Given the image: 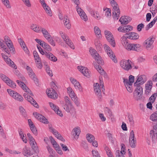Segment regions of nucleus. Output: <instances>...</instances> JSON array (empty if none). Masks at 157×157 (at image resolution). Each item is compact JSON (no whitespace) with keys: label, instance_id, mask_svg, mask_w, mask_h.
Returning a JSON list of instances; mask_svg holds the SVG:
<instances>
[{"label":"nucleus","instance_id":"nucleus-1","mask_svg":"<svg viewBox=\"0 0 157 157\" xmlns=\"http://www.w3.org/2000/svg\"><path fill=\"white\" fill-rule=\"evenodd\" d=\"M64 99L65 102H63L62 103L63 107L66 111L70 113L73 116H74L76 111L70 99L67 96L65 97Z\"/></svg>","mask_w":157,"mask_h":157},{"label":"nucleus","instance_id":"nucleus-2","mask_svg":"<svg viewBox=\"0 0 157 157\" xmlns=\"http://www.w3.org/2000/svg\"><path fill=\"white\" fill-rule=\"evenodd\" d=\"M122 44L127 50H135L137 51L138 48H140L141 45L139 44H130L128 41L121 40Z\"/></svg>","mask_w":157,"mask_h":157},{"label":"nucleus","instance_id":"nucleus-3","mask_svg":"<svg viewBox=\"0 0 157 157\" xmlns=\"http://www.w3.org/2000/svg\"><path fill=\"white\" fill-rule=\"evenodd\" d=\"M90 52L92 56L97 61L98 64L102 65H104L103 61L96 50L91 48H90Z\"/></svg>","mask_w":157,"mask_h":157},{"label":"nucleus","instance_id":"nucleus-4","mask_svg":"<svg viewBox=\"0 0 157 157\" xmlns=\"http://www.w3.org/2000/svg\"><path fill=\"white\" fill-rule=\"evenodd\" d=\"M7 91L10 95L16 101L20 102H22L23 101V97L21 95L16 92L10 89H8Z\"/></svg>","mask_w":157,"mask_h":157},{"label":"nucleus","instance_id":"nucleus-5","mask_svg":"<svg viewBox=\"0 0 157 157\" xmlns=\"http://www.w3.org/2000/svg\"><path fill=\"white\" fill-rule=\"evenodd\" d=\"M67 93L71 100L74 102V103L77 106H79L80 103L78 100V98L75 95L71 87H69L67 88Z\"/></svg>","mask_w":157,"mask_h":157},{"label":"nucleus","instance_id":"nucleus-6","mask_svg":"<svg viewBox=\"0 0 157 157\" xmlns=\"http://www.w3.org/2000/svg\"><path fill=\"white\" fill-rule=\"evenodd\" d=\"M111 6L113 7L112 16L113 18L118 20L117 16L118 13V4L114 0H109Z\"/></svg>","mask_w":157,"mask_h":157},{"label":"nucleus","instance_id":"nucleus-7","mask_svg":"<svg viewBox=\"0 0 157 157\" xmlns=\"http://www.w3.org/2000/svg\"><path fill=\"white\" fill-rule=\"evenodd\" d=\"M105 37L107 41L111 44L113 47L115 45V43L114 38L111 33L107 30H105L104 32Z\"/></svg>","mask_w":157,"mask_h":157},{"label":"nucleus","instance_id":"nucleus-8","mask_svg":"<svg viewBox=\"0 0 157 157\" xmlns=\"http://www.w3.org/2000/svg\"><path fill=\"white\" fill-rule=\"evenodd\" d=\"M104 48L108 56L115 63H117V59L110 48L106 44L104 45Z\"/></svg>","mask_w":157,"mask_h":157},{"label":"nucleus","instance_id":"nucleus-9","mask_svg":"<svg viewBox=\"0 0 157 157\" xmlns=\"http://www.w3.org/2000/svg\"><path fill=\"white\" fill-rule=\"evenodd\" d=\"M59 34L61 37L65 41L66 43L71 48L74 49V47L71 41L69 38L68 37L67 35L63 33L62 31H60L59 32Z\"/></svg>","mask_w":157,"mask_h":157},{"label":"nucleus","instance_id":"nucleus-10","mask_svg":"<svg viewBox=\"0 0 157 157\" xmlns=\"http://www.w3.org/2000/svg\"><path fill=\"white\" fill-rule=\"evenodd\" d=\"M1 78L4 82H5L10 87L12 88H15L16 86L15 83L11 80L8 77L3 74L0 75Z\"/></svg>","mask_w":157,"mask_h":157},{"label":"nucleus","instance_id":"nucleus-11","mask_svg":"<svg viewBox=\"0 0 157 157\" xmlns=\"http://www.w3.org/2000/svg\"><path fill=\"white\" fill-rule=\"evenodd\" d=\"M136 82L134 84V86L141 85L144 84L147 81V78L145 75H138L136 78Z\"/></svg>","mask_w":157,"mask_h":157},{"label":"nucleus","instance_id":"nucleus-12","mask_svg":"<svg viewBox=\"0 0 157 157\" xmlns=\"http://www.w3.org/2000/svg\"><path fill=\"white\" fill-rule=\"evenodd\" d=\"M94 93L97 96L98 100L100 101H101L102 99L101 93L99 84L98 83H94Z\"/></svg>","mask_w":157,"mask_h":157},{"label":"nucleus","instance_id":"nucleus-13","mask_svg":"<svg viewBox=\"0 0 157 157\" xmlns=\"http://www.w3.org/2000/svg\"><path fill=\"white\" fill-rule=\"evenodd\" d=\"M130 61L129 60H122L120 62V64L121 67L124 69L128 71L131 69L132 67L130 63Z\"/></svg>","mask_w":157,"mask_h":157},{"label":"nucleus","instance_id":"nucleus-14","mask_svg":"<svg viewBox=\"0 0 157 157\" xmlns=\"http://www.w3.org/2000/svg\"><path fill=\"white\" fill-rule=\"evenodd\" d=\"M129 139L130 146L132 148L135 147L136 146V141L133 130H132L130 133Z\"/></svg>","mask_w":157,"mask_h":157},{"label":"nucleus","instance_id":"nucleus-15","mask_svg":"<svg viewBox=\"0 0 157 157\" xmlns=\"http://www.w3.org/2000/svg\"><path fill=\"white\" fill-rule=\"evenodd\" d=\"M154 41V40L152 38L149 37L145 40L144 45L147 50H150L153 47L152 44Z\"/></svg>","mask_w":157,"mask_h":157},{"label":"nucleus","instance_id":"nucleus-16","mask_svg":"<svg viewBox=\"0 0 157 157\" xmlns=\"http://www.w3.org/2000/svg\"><path fill=\"white\" fill-rule=\"evenodd\" d=\"M33 115L34 116L40 121L45 124L48 123V121L45 117L42 115L37 113L34 112Z\"/></svg>","mask_w":157,"mask_h":157},{"label":"nucleus","instance_id":"nucleus-17","mask_svg":"<svg viewBox=\"0 0 157 157\" xmlns=\"http://www.w3.org/2000/svg\"><path fill=\"white\" fill-rule=\"evenodd\" d=\"M46 92L48 96L50 98L56 99L57 98V94L52 88L46 90Z\"/></svg>","mask_w":157,"mask_h":157},{"label":"nucleus","instance_id":"nucleus-18","mask_svg":"<svg viewBox=\"0 0 157 157\" xmlns=\"http://www.w3.org/2000/svg\"><path fill=\"white\" fill-rule=\"evenodd\" d=\"M76 10L81 18L85 21L88 20V17L84 11L78 6H76Z\"/></svg>","mask_w":157,"mask_h":157},{"label":"nucleus","instance_id":"nucleus-19","mask_svg":"<svg viewBox=\"0 0 157 157\" xmlns=\"http://www.w3.org/2000/svg\"><path fill=\"white\" fill-rule=\"evenodd\" d=\"M49 105L51 108L59 116L61 117L63 116L62 111L59 110L58 106L54 105L53 103L50 102L49 103Z\"/></svg>","mask_w":157,"mask_h":157},{"label":"nucleus","instance_id":"nucleus-20","mask_svg":"<svg viewBox=\"0 0 157 157\" xmlns=\"http://www.w3.org/2000/svg\"><path fill=\"white\" fill-rule=\"evenodd\" d=\"M70 79L72 83L74 85L76 89H78L80 91L82 90V88L80 84L76 79L72 77H71Z\"/></svg>","mask_w":157,"mask_h":157},{"label":"nucleus","instance_id":"nucleus-21","mask_svg":"<svg viewBox=\"0 0 157 157\" xmlns=\"http://www.w3.org/2000/svg\"><path fill=\"white\" fill-rule=\"evenodd\" d=\"M77 68L85 76L87 77L90 76V73L88 72V70L86 67L82 66H78Z\"/></svg>","mask_w":157,"mask_h":157},{"label":"nucleus","instance_id":"nucleus-22","mask_svg":"<svg viewBox=\"0 0 157 157\" xmlns=\"http://www.w3.org/2000/svg\"><path fill=\"white\" fill-rule=\"evenodd\" d=\"M150 134L153 141L157 140V125L153 126V129L150 132Z\"/></svg>","mask_w":157,"mask_h":157},{"label":"nucleus","instance_id":"nucleus-23","mask_svg":"<svg viewBox=\"0 0 157 157\" xmlns=\"http://www.w3.org/2000/svg\"><path fill=\"white\" fill-rule=\"evenodd\" d=\"M132 20L131 18L127 16H122L119 19V21L121 24H126L129 23Z\"/></svg>","mask_w":157,"mask_h":157},{"label":"nucleus","instance_id":"nucleus-24","mask_svg":"<svg viewBox=\"0 0 157 157\" xmlns=\"http://www.w3.org/2000/svg\"><path fill=\"white\" fill-rule=\"evenodd\" d=\"M23 154L25 156L29 157L33 154V151L25 146L23 149Z\"/></svg>","mask_w":157,"mask_h":157},{"label":"nucleus","instance_id":"nucleus-25","mask_svg":"<svg viewBox=\"0 0 157 157\" xmlns=\"http://www.w3.org/2000/svg\"><path fill=\"white\" fill-rule=\"evenodd\" d=\"M152 82L151 81H148L145 84L146 89L145 93L148 94L151 92L152 87Z\"/></svg>","mask_w":157,"mask_h":157},{"label":"nucleus","instance_id":"nucleus-26","mask_svg":"<svg viewBox=\"0 0 157 157\" xmlns=\"http://www.w3.org/2000/svg\"><path fill=\"white\" fill-rule=\"evenodd\" d=\"M123 80L124 85L127 91L130 93H132L133 91V89L132 86V84H130L128 83V82H127V79L123 78Z\"/></svg>","mask_w":157,"mask_h":157},{"label":"nucleus","instance_id":"nucleus-27","mask_svg":"<svg viewBox=\"0 0 157 157\" xmlns=\"http://www.w3.org/2000/svg\"><path fill=\"white\" fill-rule=\"evenodd\" d=\"M45 56L46 58L53 61L56 62L57 60V58L50 52L45 53Z\"/></svg>","mask_w":157,"mask_h":157},{"label":"nucleus","instance_id":"nucleus-28","mask_svg":"<svg viewBox=\"0 0 157 157\" xmlns=\"http://www.w3.org/2000/svg\"><path fill=\"white\" fill-rule=\"evenodd\" d=\"M133 35V32H130L128 33H126L123 36L121 39V40L128 41L127 39L128 38L132 40V36Z\"/></svg>","mask_w":157,"mask_h":157},{"label":"nucleus","instance_id":"nucleus-29","mask_svg":"<svg viewBox=\"0 0 157 157\" xmlns=\"http://www.w3.org/2000/svg\"><path fill=\"white\" fill-rule=\"evenodd\" d=\"M30 144L35 152L36 153H38L39 150L38 147L37 146L36 143L35 142V140H34V141H30Z\"/></svg>","mask_w":157,"mask_h":157},{"label":"nucleus","instance_id":"nucleus-30","mask_svg":"<svg viewBox=\"0 0 157 157\" xmlns=\"http://www.w3.org/2000/svg\"><path fill=\"white\" fill-rule=\"evenodd\" d=\"M40 31L42 32L44 36L46 39H48L51 38V35L45 29L42 28Z\"/></svg>","mask_w":157,"mask_h":157},{"label":"nucleus","instance_id":"nucleus-31","mask_svg":"<svg viewBox=\"0 0 157 157\" xmlns=\"http://www.w3.org/2000/svg\"><path fill=\"white\" fill-rule=\"evenodd\" d=\"M30 28L35 32L39 33L42 27L37 26L35 24H32L30 25Z\"/></svg>","mask_w":157,"mask_h":157},{"label":"nucleus","instance_id":"nucleus-32","mask_svg":"<svg viewBox=\"0 0 157 157\" xmlns=\"http://www.w3.org/2000/svg\"><path fill=\"white\" fill-rule=\"evenodd\" d=\"M6 44L8 48H9L10 51L11 52V53H12L13 54H14L15 52L12 41H11L10 42L6 43Z\"/></svg>","mask_w":157,"mask_h":157},{"label":"nucleus","instance_id":"nucleus-33","mask_svg":"<svg viewBox=\"0 0 157 157\" xmlns=\"http://www.w3.org/2000/svg\"><path fill=\"white\" fill-rule=\"evenodd\" d=\"M16 82L18 85L23 89L24 91H26L27 90H29V88L23 82L19 80H17Z\"/></svg>","mask_w":157,"mask_h":157},{"label":"nucleus","instance_id":"nucleus-34","mask_svg":"<svg viewBox=\"0 0 157 157\" xmlns=\"http://www.w3.org/2000/svg\"><path fill=\"white\" fill-rule=\"evenodd\" d=\"M16 82L18 85L23 89L24 91H26L27 90H29V88L23 82L19 80H17Z\"/></svg>","mask_w":157,"mask_h":157},{"label":"nucleus","instance_id":"nucleus-35","mask_svg":"<svg viewBox=\"0 0 157 157\" xmlns=\"http://www.w3.org/2000/svg\"><path fill=\"white\" fill-rule=\"evenodd\" d=\"M28 101L30 102L32 104H33L35 107L38 108L39 107V105L36 103L35 101L33 99V98L29 96V97L26 99Z\"/></svg>","mask_w":157,"mask_h":157},{"label":"nucleus","instance_id":"nucleus-36","mask_svg":"<svg viewBox=\"0 0 157 157\" xmlns=\"http://www.w3.org/2000/svg\"><path fill=\"white\" fill-rule=\"evenodd\" d=\"M143 94L140 93V92H133V98L136 101L140 100L142 98Z\"/></svg>","mask_w":157,"mask_h":157},{"label":"nucleus","instance_id":"nucleus-37","mask_svg":"<svg viewBox=\"0 0 157 157\" xmlns=\"http://www.w3.org/2000/svg\"><path fill=\"white\" fill-rule=\"evenodd\" d=\"M5 61L10 66L15 69H17V67L14 64V62L12 61L10 58L8 57Z\"/></svg>","mask_w":157,"mask_h":157},{"label":"nucleus","instance_id":"nucleus-38","mask_svg":"<svg viewBox=\"0 0 157 157\" xmlns=\"http://www.w3.org/2000/svg\"><path fill=\"white\" fill-rule=\"evenodd\" d=\"M64 23L66 27L68 29L70 28L71 24L70 23V21L69 20L68 17L67 16H65L64 17Z\"/></svg>","mask_w":157,"mask_h":157},{"label":"nucleus","instance_id":"nucleus-39","mask_svg":"<svg viewBox=\"0 0 157 157\" xmlns=\"http://www.w3.org/2000/svg\"><path fill=\"white\" fill-rule=\"evenodd\" d=\"M121 155H120V154L118 153V157H125L124 155L126 153L125 151V145L123 144H121Z\"/></svg>","mask_w":157,"mask_h":157},{"label":"nucleus","instance_id":"nucleus-40","mask_svg":"<svg viewBox=\"0 0 157 157\" xmlns=\"http://www.w3.org/2000/svg\"><path fill=\"white\" fill-rule=\"evenodd\" d=\"M94 43L97 48L98 49H100L102 46L98 38H96L94 40Z\"/></svg>","mask_w":157,"mask_h":157},{"label":"nucleus","instance_id":"nucleus-41","mask_svg":"<svg viewBox=\"0 0 157 157\" xmlns=\"http://www.w3.org/2000/svg\"><path fill=\"white\" fill-rule=\"evenodd\" d=\"M49 128L50 132L52 133L53 134L55 135V136L57 138H58V136H59V135L60 134L59 133V132L57 130H55L54 128H53L51 126H49Z\"/></svg>","mask_w":157,"mask_h":157},{"label":"nucleus","instance_id":"nucleus-42","mask_svg":"<svg viewBox=\"0 0 157 157\" xmlns=\"http://www.w3.org/2000/svg\"><path fill=\"white\" fill-rule=\"evenodd\" d=\"M94 31L95 35L98 37L99 36V38L101 37V30L97 26H95L94 28Z\"/></svg>","mask_w":157,"mask_h":157},{"label":"nucleus","instance_id":"nucleus-43","mask_svg":"<svg viewBox=\"0 0 157 157\" xmlns=\"http://www.w3.org/2000/svg\"><path fill=\"white\" fill-rule=\"evenodd\" d=\"M29 77L33 80L34 82L36 84L38 83V80L36 78V76L35 75L33 72H32L31 73L29 74Z\"/></svg>","mask_w":157,"mask_h":157},{"label":"nucleus","instance_id":"nucleus-44","mask_svg":"<svg viewBox=\"0 0 157 157\" xmlns=\"http://www.w3.org/2000/svg\"><path fill=\"white\" fill-rule=\"evenodd\" d=\"M86 137L87 140L90 143H92L95 139L94 136L90 134H87L86 135Z\"/></svg>","mask_w":157,"mask_h":157},{"label":"nucleus","instance_id":"nucleus-45","mask_svg":"<svg viewBox=\"0 0 157 157\" xmlns=\"http://www.w3.org/2000/svg\"><path fill=\"white\" fill-rule=\"evenodd\" d=\"M104 148L108 157H113L109 147L105 146Z\"/></svg>","mask_w":157,"mask_h":157},{"label":"nucleus","instance_id":"nucleus-46","mask_svg":"<svg viewBox=\"0 0 157 157\" xmlns=\"http://www.w3.org/2000/svg\"><path fill=\"white\" fill-rule=\"evenodd\" d=\"M43 44H42V47L46 49L47 52H50L52 51V48L51 47L47 44L45 42H43Z\"/></svg>","mask_w":157,"mask_h":157},{"label":"nucleus","instance_id":"nucleus-47","mask_svg":"<svg viewBox=\"0 0 157 157\" xmlns=\"http://www.w3.org/2000/svg\"><path fill=\"white\" fill-rule=\"evenodd\" d=\"M19 111L21 114L25 117H26L27 116V114L26 111L24 108L21 106H20L19 108Z\"/></svg>","mask_w":157,"mask_h":157},{"label":"nucleus","instance_id":"nucleus-48","mask_svg":"<svg viewBox=\"0 0 157 157\" xmlns=\"http://www.w3.org/2000/svg\"><path fill=\"white\" fill-rule=\"evenodd\" d=\"M103 10L105 11V16L107 17H109L111 16V10L107 8H104Z\"/></svg>","mask_w":157,"mask_h":157},{"label":"nucleus","instance_id":"nucleus-49","mask_svg":"<svg viewBox=\"0 0 157 157\" xmlns=\"http://www.w3.org/2000/svg\"><path fill=\"white\" fill-rule=\"evenodd\" d=\"M34 57L36 62L39 63L41 59L39 57L37 52L36 51H34L33 52Z\"/></svg>","mask_w":157,"mask_h":157},{"label":"nucleus","instance_id":"nucleus-50","mask_svg":"<svg viewBox=\"0 0 157 157\" xmlns=\"http://www.w3.org/2000/svg\"><path fill=\"white\" fill-rule=\"evenodd\" d=\"M42 6L43 7L46 13H48L49 16H52V12L50 7L48 6L46 4L45 6Z\"/></svg>","mask_w":157,"mask_h":157},{"label":"nucleus","instance_id":"nucleus-51","mask_svg":"<svg viewBox=\"0 0 157 157\" xmlns=\"http://www.w3.org/2000/svg\"><path fill=\"white\" fill-rule=\"evenodd\" d=\"M134 86L136 87L134 91V92H140V93L143 94V89L140 85H138Z\"/></svg>","mask_w":157,"mask_h":157},{"label":"nucleus","instance_id":"nucleus-52","mask_svg":"<svg viewBox=\"0 0 157 157\" xmlns=\"http://www.w3.org/2000/svg\"><path fill=\"white\" fill-rule=\"evenodd\" d=\"M73 131L75 133V135L77 136L78 138L81 132L80 128L79 127H76L73 129Z\"/></svg>","mask_w":157,"mask_h":157},{"label":"nucleus","instance_id":"nucleus-53","mask_svg":"<svg viewBox=\"0 0 157 157\" xmlns=\"http://www.w3.org/2000/svg\"><path fill=\"white\" fill-rule=\"evenodd\" d=\"M105 111L108 116L110 118H112L113 117V115L111 111L108 108L106 107L105 109Z\"/></svg>","mask_w":157,"mask_h":157},{"label":"nucleus","instance_id":"nucleus-54","mask_svg":"<svg viewBox=\"0 0 157 157\" xmlns=\"http://www.w3.org/2000/svg\"><path fill=\"white\" fill-rule=\"evenodd\" d=\"M150 119L154 121H157V112H155L152 113L150 117Z\"/></svg>","mask_w":157,"mask_h":157},{"label":"nucleus","instance_id":"nucleus-55","mask_svg":"<svg viewBox=\"0 0 157 157\" xmlns=\"http://www.w3.org/2000/svg\"><path fill=\"white\" fill-rule=\"evenodd\" d=\"M2 3L7 8L10 9L11 8L8 0H2Z\"/></svg>","mask_w":157,"mask_h":157},{"label":"nucleus","instance_id":"nucleus-56","mask_svg":"<svg viewBox=\"0 0 157 157\" xmlns=\"http://www.w3.org/2000/svg\"><path fill=\"white\" fill-rule=\"evenodd\" d=\"M33 133L35 135L37 134V131L36 128L34 124L29 127Z\"/></svg>","mask_w":157,"mask_h":157},{"label":"nucleus","instance_id":"nucleus-57","mask_svg":"<svg viewBox=\"0 0 157 157\" xmlns=\"http://www.w3.org/2000/svg\"><path fill=\"white\" fill-rule=\"evenodd\" d=\"M45 68L47 73L50 75V76H52L53 74L52 71L51 70H50V68L47 65H45Z\"/></svg>","mask_w":157,"mask_h":157},{"label":"nucleus","instance_id":"nucleus-58","mask_svg":"<svg viewBox=\"0 0 157 157\" xmlns=\"http://www.w3.org/2000/svg\"><path fill=\"white\" fill-rule=\"evenodd\" d=\"M135 80L134 77L132 75H130L129 77V79H127V82L128 83L130 84H132Z\"/></svg>","mask_w":157,"mask_h":157},{"label":"nucleus","instance_id":"nucleus-59","mask_svg":"<svg viewBox=\"0 0 157 157\" xmlns=\"http://www.w3.org/2000/svg\"><path fill=\"white\" fill-rule=\"evenodd\" d=\"M125 33L129 32V31L132 30L133 27L132 26L129 25H125Z\"/></svg>","mask_w":157,"mask_h":157},{"label":"nucleus","instance_id":"nucleus-60","mask_svg":"<svg viewBox=\"0 0 157 157\" xmlns=\"http://www.w3.org/2000/svg\"><path fill=\"white\" fill-rule=\"evenodd\" d=\"M94 66L95 68L101 74L102 73V72L104 71V70L101 66H100L98 65H96Z\"/></svg>","mask_w":157,"mask_h":157},{"label":"nucleus","instance_id":"nucleus-61","mask_svg":"<svg viewBox=\"0 0 157 157\" xmlns=\"http://www.w3.org/2000/svg\"><path fill=\"white\" fill-rule=\"evenodd\" d=\"M92 154L93 157H100V155L98 151L95 150H93Z\"/></svg>","mask_w":157,"mask_h":157},{"label":"nucleus","instance_id":"nucleus-62","mask_svg":"<svg viewBox=\"0 0 157 157\" xmlns=\"http://www.w3.org/2000/svg\"><path fill=\"white\" fill-rule=\"evenodd\" d=\"M37 48L38 49V50L40 52L42 55H44L45 56V53H47L48 52H47L46 51L45 52L39 46V45H37Z\"/></svg>","mask_w":157,"mask_h":157},{"label":"nucleus","instance_id":"nucleus-63","mask_svg":"<svg viewBox=\"0 0 157 157\" xmlns=\"http://www.w3.org/2000/svg\"><path fill=\"white\" fill-rule=\"evenodd\" d=\"M125 25H121L118 28V31L121 32L125 33Z\"/></svg>","mask_w":157,"mask_h":157},{"label":"nucleus","instance_id":"nucleus-64","mask_svg":"<svg viewBox=\"0 0 157 157\" xmlns=\"http://www.w3.org/2000/svg\"><path fill=\"white\" fill-rule=\"evenodd\" d=\"M139 35L137 33L133 32V35L132 40H136L138 39L139 37Z\"/></svg>","mask_w":157,"mask_h":157}]
</instances>
